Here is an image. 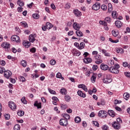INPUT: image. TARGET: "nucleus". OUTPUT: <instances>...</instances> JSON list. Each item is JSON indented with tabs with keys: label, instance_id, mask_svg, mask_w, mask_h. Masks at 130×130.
Masks as SVG:
<instances>
[{
	"label": "nucleus",
	"instance_id": "1",
	"mask_svg": "<svg viewBox=\"0 0 130 130\" xmlns=\"http://www.w3.org/2000/svg\"><path fill=\"white\" fill-rule=\"evenodd\" d=\"M92 59L95 60V63L97 64H100V63H102V57L101 55L98 54V51H93L92 53Z\"/></svg>",
	"mask_w": 130,
	"mask_h": 130
},
{
	"label": "nucleus",
	"instance_id": "2",
	"mask_svg": "<svg viewBox=\"0 0 130 130\" xmlns=\"http://www.w3.org/2000/svg\"><path fill=\"white\" fill-rule=\"evenodd\" d=\"M120 67L119 64L115 63L114 66L111 67L109 68V72L112 73V74H119V69Z\"/></svg>",
	"mask_w": 130,
	"mask_h": 130
},
{
	"label": "nucleus",
	"instance_id": "3",
	"mask_svg": "<svg viewBox=\"0 0 130 130\" xmlns=\"http://www.w3.org/2000/svg\"><path fill=\"white\" fill-rule=\"evenodd\" d=\"M98 116L102 118H106L107 117V112L104 110H101L98 113Z\"/></svg>",
	"mask_w": 130,
	"mask_h": 130
},
{
	"label": "nucleus",
	"instance_id": "4",
	"mask_svg": "<svg viewBox=\"0 0 130 130\" xmlns=\"http://www.w3.org/2000/svg\"><path fill=\"white\" fill-rule=\"evenodd\" d=\"M71 52L73 56H80L81 55V52L76 48L72 49Z\"/></svg>",
	"mask_w": 130,
	"mask_h": 130
},
{
	"label": "nucleus",
	"instance_id": "5",
	"mask_svg": "<svg viewBox=\"0 0 130 130\" xmlns=\"http://www.w3.org/2000/svg\"><path fill=\"white\" fill-rule=\"evenodd\" d=\"M9 106L12 110H16L17 109V105L13 102H9Z\"/></svg>",
	"mask_w": 130,
	"mask_h": 130
},
{
	"label": "nucleus",
	"instance_id": "6",
	"mask_svg": "<svg viewBox=\"0 0 130 130\" xmlns=\"http://www.w3.org/2000/svg\"><path fill=\"white\" fill-rule=\"evenodd\" d=\"M112 126L114 129H119L120 128V124L119 122H116V121L113 122Z\"/></svg>",
	"mask_w": 130,
	"mask_h": 130
},
{
	"label": "nucleus",
	"instance_id": "7",
	"mask_svg": "<svg viewBox=\"0 0 130 130\" xmlns=\"http://www.w3.org/2000/svg\"><path fill=\"white\" fill-rule=\"evenodd\" d=\"M60 125L62 126H67L68 124V120L66 119H61L59 121Z\"/></svg>",
	"mask_w": 130,
	"mask_h": 130
},
{
	"label": "nucleus",
	"instance_id": "8",
	"mask_svg": "<svg viewBox=\"0 0 130 130\" xmlns=\"http://www.w3.org/2000/svg\"><path fill=\"white\" fill-rule=\"evenodd\" d=\"M12 76V72L9 70L5 71L4 72V77L6 78V79H10L11 76Z\"/></svg>",
	"mask_w": 130,
	"mask_h": 130
},
{
	"label": "nucleus",
	"instance_id": "9",
	"mask_svg": "<svg viewBox=\"0 0 130 130\" xmlns=\"http://www.w3.org/2000/svg\"><path fill=\"white\" fill-rule=\"evenodd\" d=\"M36 34H31L30 35H29V40L30 41V42H31L32 43H33V42H34V41H35V40H36V39H35V38H36Z\"/></svg>",
	"mask_w": 130,
	"mask_h": 130
},
{
	"label": "nucleus",
	"instance_id": "10",
	"mask_svg": "<svg viewBox=\"0 0 130 130\" xmlns=\"http://www.w3.org/2000/svg\"><path fill=\"white\" fill-rule=\"evenodd\" d=\"M100 9V3H96L92 6V10L98 11Z\"/></svg>",
	"mask_w": 130,
	"mask_h": 130
},
{
	"label": "nucleus",
	"instance_id": "11",
	"mask_svg": "<svg viewBox=\"0 0 130 130\" xmlns=\"http://www.w3.org/2000/svg\"><path fill=\"white\" fill-rule=\"evenodd\" d=\"M11 40L12 41H16V42H20V37L17 35L12 36L11 37Z\"/></svg>",
	"mask_w": 130,
	"mask_h": 130
},
{
	"label": "nucleus",
	"instance_id": "12",
	"mask_svg": "<svg viewBox=\"0 0 130 130\" xmlns=\"http://www.w3.org/2000/svg\"><path fill=\"white\" fill-rule=\"evenodd\" d=\"M101 69L102 71H107V70H109V67L107 64L103 63L101 64Z\"/></svg>",
	"mask_w": 130,
	"mask_h": 130
},
{
	"label": "nucleus",
	"instance_id": "13",
	"mask_svg": "<svg viewBox=\"0 0 130 130\" xmlns=\"http://www.w3.org/2000/svg\"><path fill=\"white\" fill-rule=\"evenodd\" d=\"M73 28L75 29V30H80V28L81 27H80V24L77 22H74L73 25Z\"/></svg>",
	"mask_w": 130,
	"mask_h": 130
},
{
	"label": "nucleus",
	"instance_id": "14",
	"mask_svg": "<svg viewBox=\"0 0 130 130\" xmlns=\"http://www.w3.org/2000/svg\"><path fill=\"white\" fill-rule=\"evenodd\" d=\"M77 94L78 96L82 97V98H86V94L84 93L81 90H78L77 91Z\"/></svg>",
	"mask_w": 130,
	"mask_h": 130
},
{
	"label": "nucleus",
	"instance_id": "15",
	"mask_svg": "<svg viewBox=\"0 0 130 130\" xmlns=\"http://www.w3.org/2000/svg\"><path fill=\"white\" fill-rule=\"evenodd\" d=\"M2 47L3 48H10L11 47V45L7 42H4L2 44Z\"/></svg>",
	"mask_w": 130,
	"mask_h": 130
},
{
	"label": "nucleus",
	"instance_id": "16",
	"mask_svg": "<svg viewBox=\"0 0 130 130\" xmlns=\"http://www.w3.org/2000/svg\"><path fill=\"white\" fill-rule=\"evenodd\" d=\"M122 24L123 23L121 21L118 20L116 21L115 22L116 27H117V28H121V26H122Z\"/></svg>",
	"mask_w": 130,
	"mask_h": 130
},
{
	"label": "nucleus",
	"instance_id": "17",
	"mask_svg": "<svg viewBox=\"0 0 130 130\" xmlns=\"http://www.w3.org/2000/svg\"><path fill=\"white\" fill-rule=\"evenodd\" d=\"M23 45L25 46V48H29L31 45V43L28 41H25L23 43Z\"/></svg>",
	"mask_w": 130,
	"mask_h": 130
},
{
	"label": "nucleus",
	"instance_id": "18",
	"mask_svg": "<svg viewBox=\"0 0 130 130\" xmlns=\"http://www.w3.org/2000/svg\"><path fill=\"white\" fill-rule=\"evenodd\" d=\"M96 78H97V74L93 73L90 79L92 83L96 82Z\"/></svg>",
	"mask_w": 130,
	"mask_h": 130
},
{
	"label": "nucleus",
	"instance_id": "19",
	"mask_svg": "<svg viewBox=\"0 0 130 130\" xmlns=\"http://www.w3.org/2000/svg\"><path fill=\"white\" fill-rule=\"evenodd\" d=\"M108 113L110 116H111L112 117H114L115 116V113L113 110H109L108 111Z\"/></svg>",
	"mask_w": 130,
	"mask_h": 130
},
{
	"label": "nucleus",
	"instance_id": "20",
	"mask_svg": "<svg viewBox=\"0 0 130 130\" xmlns=\"http://www.w3.org/2000/svg\"><path fill=\"white\" fill-rule=\"evenodd\" d=\"M60 93L62 95H67V94H68V91H67V89L66 88H61L60 90Z\"/></svg>",
	"mask_w": 130,
	"mask_h": 130
},
{
	"label": "nucleus",
	"instance_id": "21",
	"mask_svg": "<svg viewBox=\"0 0 130 130\" xmlns=\"http://www.w3.org/2000/svg\"><path fill=\"white\" fill-rule=\"evenodd\" d=\"M83 61L85 63H90V62H92V58H87L83 59Z\"/></svg>",
	"mask_w": 130,
	"mask_h": 130
},
{
	"label": "nucleus",
	"instance_id": "22",
	"mask_svg": "<svg viewBox=\"0 0 130 130\" xmlns=\"http://www.w3.org/2000/svg\"><path fill=\"white\" fill-rule=\"evenodd\" d=\"M34 106L37 107L38 109L41 108V103H38V101H36L34 104Z\"/></svg>",
	"mask_w": 130,
	"mask_h": 130
},
{
	"label": "nucleus",
	"instance_id": "23",
	"mask_svg": "<svg viewBox=\"0 0 130 130\" xmlns=\"http://www.w3.org/2000/svg\"><path fill=\"white\" fill-rule=\"evenodd\" d=\"M74 13L75 14V16H77L78 17L81 16V14H82V13L79 11L78 9L74 10Z\"/></svg>",
	"mask_w": 130,
	"mask_h": 130
},
{
	"label": "nucleus",
	"instance_id": "24",
	"mask_svg": "<svg viewBox=\"0 0 130 130\" xmlns=\"http://www.w3.org/2000/svg\"><path fill=\"white\" fill-rule=\"evenodd\" d=\"M102 53L104 54L105 56H110V54L107 52V51L105 49L102 50Z\"/></svg>",
	"mask_w": 130,
	"mask_h": 130
},
{
	"label": "nucleus",
	"instance_id": "25",
	"mask_svg": "<svg viewBox=\"0 0 130 130\" xmlns=\"http://www.w3.org/2000/svg\"><path fill=\"white\" fill-rule=\"evenodd\" d=\"M20 25L24 28H28V24L26 21H22L20 22Z\"/></svg>",
	"mask_w": 130,
	"mask_h": 130
},
{
	"label": "nucleus",
	"instance_id": "26",
	"mask_svg": "<svg viewBox=\"0 0 130 130\" xmlns=\"http://www.w3.org/2000/svg\"><path fill=\"white\" fill-rule=\"evenodd\" d=\"M84 48H85V43L84 42L80 43L78 49H79V50H82V49H84Z\"/></svg>",
	"mask_w": 130,
	"mask_h": 130
},
{
	"label": "nucleus",
	"instance_id": "27",
	"mask_svg": "<svg viewBox=\"0 0 130 130\" xmlns=\"http://www.w3.org/2000/svg\"><path fill=\"white\" fill-rule=\"evenodd\" d=\"M103 82L105 84H109L110 83H111L112 82V80H109L107 78H105L103 80Z\"/></svg>",
	"mask_w": 130,
	"mask_h": 130
},
{
	"label": "nucleus",
	"instance_id": "28",
	"mask_svg": "<svg viewBox=\"0 0 130 130\" xmlns=\"http://www.w3.org/2000/svg\"><path fill=\"white\" fill-rule=\"evenodd\" d=\"M104 76H106V77H105V79H108V80H112V75H111V74H105Z\"/></svg>",
	"mask_w": 130,
	"mask_h": 130
},
{
	"label": "nucleus",
	"instance_id": "29",
	"mask_svg": "<svg viewBox=\"0 0 130 130\" xmlns=\"http://www.w3.org/2000/svg\"><path fill=\"white\" fill-rule=\"evenodd\" d=\"M17 4L20 7H24V2H23V1H22V0H18L17 2Z\"/></svg>",
	"mask_w": 130,
	"mask_h": 130
},
{
	"label": "nucleus",
	"instance_id": "30",
	"mask_svg": "<svg viewBox=\"0 0 130 130\" xmlns=\"http://www.w3.org/2000/svg\"><path fill=\"white\" fill-rule=\"evenodd\" d=\"M76 34L77 36H78L79 37H83V32H82V31H80L79 30H77L76 31Z\"/></svg>",
	"mask_w": 130,
	"mask_h": 130
},
{
	"label": "nucleus",
	"instance_id": "31",
	"mask_svg": "<svg viewBox=\"0 0 130 130\" xmlns=\"http://www.w3.org/2000/svg\"><path fill=\"white\" fill-rule=\"evenodd\" d=\"M46 28L49 30L52 28V24L49 22H47L46 23Z\"/></svg>",
	"mask_w": 130,
	"mask_h": 130
},
{
	"label": "nucleus",
	"instance_id": "32",
	"mask_svg": "<svg viewBox=\"0 0 130 130\" xmlns=\"http://www.w3.org/2000/svg\"><path fill=\"white\" fill-rule=\"evenodd\" d=\"M64 100H66L67 102H70L71 101V96L69 94H67L64 96Z\"/></svg>",
	"mask_w": 130,
	"mask_h": 130
},
{
	"label": "nucleus",
	"instance_id": "33",
	"mask_svg": "<svg viewBox=\"0 0 130 130\" xmlns=\"http://www.w3.org/2000/svg\"><path fill=\"white\" fill-rule=\"evenodd\" d=\"M56 78H57V79H61L62 81L64 80V78L62 77V76H61V73H58L56 74Z\"/></svg>",
	"mask_w": 130,
	"mask_h": 130
},
{
	"label": "nucleus",
	"instance_id": "34",
	"mask_svg": "<svg viewBox=\"0 0 130 130\" xmlns=\"http://www.w3.org/2000/svg\"><path fill=\"white\" fill-rule=\"evenodd\" d=\"M112 34L114 37H117V36H118V35L119 34V32L115 30H112Z\"/></svg>",
	"mask_w": 130,
	"mask_h": 130
},
{
	"label": "nucleus",
	"instance_id": "35",
	"mask_svg": "<svg viewBox=\"0 0 130 130\" xmlns=\"http://www.w3.org/2000/svg\"><path fill=\"white\" fill-rule=\"evenodd\" d=\"M123 97L125 100H128V99L129 98V94L127 92L123 94Z\"/></svg>",
	"mask_w": 130,
	"mask_h": 130
},
{
	"label": "nucleus",
	"instance_id": "36",
	"mask_svg": "<svg viewBox=\"0 0 130 130\" xmlns=\"http://www.w3.org/2000/svg\"><path fill=\"white\" fill-rule=\"evenodd\" d=\"M112 5L111 3H109L108 4V12L109 13H111L112 12Z\"/></svg>",
	"mask_w": 130,
	"mask_h": 130
},
{
	"label": "nucleus",
	"instance_id": "37",
	"mask_svg": "<svg viewBox=\"0 0 130 130\" xmlns=\"http://www.w3.org/2000/svg\"><path fill=\"white\" fill-rule=\"evenodd\" d=\"M21 64L23 68H26L27 67V61L26 60H23L21 61Z\"/></svg>",
	"mask_w": 130,
	"mask_h": 130
},
{
	"label": "nucleus",
	"instance_id": "38",
	"mask_svg": "<svg viewBox=\"0 0 130 130\" xmlns=\"http://www.w3.org/2000/svg\"><path fill=\"white\" fill-rule=\"evenodd\" d=\"M99 23L100 25H102L103 26H106L107 25V22H106L105 20H100L99 21Z\"/></svg>",
	"mask_w": 130,
	"mask_h": 130
},
{
	"label": "nucleus",
	"instance_id": "39",
	"mask_svg": "<svg viewBox=\"0 0 130 130\" xmlns=\"http://www.w3.org/2000/svg\"><path fill=\"white\" fill-rule=\"evenodd\" d=\"M63 117H64L65 119L68 120V119H70L71 118V116H70L69 114H64Z\"/></svg>",
	"mask_w": 130,
	"mask_h": 130
},
{
	"label": "nucleus",
	"instance_id": "40",
	"mask_svg": "<svg viewBox=\"0 0 130 130\" xmlns=\"http://www.w3.org/2000/svg\"><path fill=\"white\" fill-rule=\"evenodd\" d=\"M116 51L117 53H123V49L121 48H119L116 49Z\"/></svg>",
	"mask_w": 130,
	"mask_h": 130
},
{
	"label": "nucleus",
	"instance_id": "41",
	"mask_svg": "<svg viewBox=\"0 0 130 130\" xmlns=\"http://www.w3.org/2000/svg\"><path fill=\"white\" fill-rule=\"evenodd\" d=\"M60 107L63 110H64V109L68 108V106H67V104H63L60 105Z\"/></svg>",
	"mask_w": 130,
	"mask_h": 130
},
{
	"label": "nucleus",
	"instance_id": "42",
	"mask_svg": "<svg viewBox=\"0 0 130 130\" xmlns=\"http://www.w3.org/2000/svg\"><path fill=\"white\" fill-rule=\"evenodd\" d=\"M48 91L49 93H50V94H53V95H55L56 94V92H55V91L51 89V88H48Z\"/></svg>",
	"mask_w": 130,
	"mask_h": 130
},
{
	"label": "nucleus",
	"instance_id": "43",
	"mask_svg": "<svg viewBox=\"0 0 130 130\" xmlns=\"http://www.w3.org/2000/svg\"><path fill=\"white\" fill-rule=\"evenodd\" d=\"M105 21L109 23H111V18H110V17H107L105 18Z\"/></svg>",
	"mask_w": 130,
	"mask_h": 130
},
{
	"label": "nucleus",
	"instance_id": "44",
	"mask_svg": "<svg viewBox=\"0 0 130 130\" xmlns=\"http://www.w3.org/2000/svg\"><path fill=\"white\" fill-rule=\"evenodd\" d=\"M75 121L76 123H79V122H81V118L80 117H76L75 118Z\"/></svg>",
	"mask_w": 130,
	"mask_h": 130
},
{
	"label": "nucleus",
	"instance_id": "45",
	"mask_svg": "<svg viewBox=\"0 0 130 130\" xmlns=\"http://www.w3.org/2000/svg\"><path fill=\"white\" fill-rule=\"evenodd\" d=\"M17 115H18V116H23L24 115V111H18L17 112Z\"/></svg>",
	"mask_w": 130,
	"mask_h": 130
},
{
	"label": "nucleus",
	"instance_id": "46",
	"mask_svg": "<svg viewBox=\"0 0 130 130\" xmlns=\"http://www.w3.org/2000/svg\"><path fill=\"white\" fill-rule=\"evenodd\" d=\"M19 79L20 82H22V83L26 82V79H25V77H24L23 76H20Z\"/></svg>",
	"mask_w": 130,
	"mask_h": 130
},
{
	"label": "nucleus",
	"instance_id": "47",
	"mask_svg": "<svg viewBox=\"0 0 130 130\" xmlns=\"http://www.w3.org/2000/svg\"><path fill=\"white\" fill-rule=\"evenodd\" d=\"M20 128H21V127H20V125H19L18 124H16L14 127V130H20Z\"/></svg>",
	"mask_w": 130,
	"mask_h": 130
},
{
	"label": "nucleus",
	"instance_id": "48",
	"mask_svg": "<svg viewBox=\"0 0 130 130\" xmlns=\"http://www.w3.org/2000/svg\"><path fill=\"white\" fill-rule=\"evenodd\" d=\"M109 40L112 42V43H117L119 41L118 40H113L111 38H109Z\"/></svg>",
	"mask_w": 130,
	"mask_h": 130
},
{
	"label": "nucleus",
	"instance_id": "49",
	"mask_svg": "<svg viewBox=\"0 0 130 130\" xmlns=\"http://www.w3.org/2000/svg\"><path fill=\"white\" fill-rule=\"evenodd\" d=\"M112 17H113L114 19H116V11H114L112 12Z\"/></svg>",
	"mask_w": 130,
	"mask_h": 130
},
{
	"label": "nucleus",
	"instance_id": "50",
	"mask_svg": "<svg viewBox=\"0 0 130 130\" xmlns=\"http://www.w3.org/2000/svg\"><path fill=\"white\" fill-rule=\"evenodd\" d=\"M32 17L34 19H39V14L35 13L32 14Z\"/></svg>",
	"mask_w": 130,
	"mask_h": 130
},
{
	"label": "nucleus",
	"instance_id": "51",
	"mask_svg": "<svg viewBox=\"0 0 130 130\" xmlns=\"http://www.w3.org/2000/svg\"><path fill=\"white\" fill-rule=\"evenodd\" d=\"M71 8V4L68 3L66 4L64 6V8L66 9V10H69Z\"/></svg>",
	"mask_w": 130,
	"mask_h": 130
},
{
	"label": "nucleus",
	"instance_id": "52",
	"mask_svg": "<svg viewBox=\"0 0 130 130\" xmlns=\"http://www.w3.org/2000/svg\"><path fill=\"white\" fill-rule=\"evenodd\" d=\"M21 101L23 103V104H27V101H26V98L25 96H23L21 100Z\"/></svg>",
	"mask_w": 130,
	"mask_h": 130
},
{
	"label": "nucleus",
	"instance_id": "53",
	"mask_svg": "<svg viewBox=\"0 0 130 130\" xmlns=\"http://www.w3.org/2000/svg\"><path fill=\"white\" fill-rule=\"evenodd\" d=\"M50 63L51 66H54L55 63H56V61H55L54 59H52L50 60Z\"/></svg>",
	"mask_w": 130,
	"mask_h": 130
},
{
	"label": "nucleus",
	"instance_id": "54",
	"mask_svg": "<svg viewBox=\"0 0 130 130\" xmlns=\"http://www.w3.org/2000/svg\"><path fill=\"white\" fill-rule=\"evenodd\" d=\"M101 9L103 11H106L107 10V6L105 5H103L101 6Z\"/></svg>",
	"mask_w": 130,
	"mask_h": 130
},
{
	"label": "nucleus",
	"instance_id": "55",
	"mask_svg": "<svg viewBox=\"0 0 130 130\" xmlns=\"http://www.w3.org/2000/svg\"><path fill=\"white\" fill-rule=\"evenodd\" d=\"M5 68L0 67V74H4L5 73Z\"/></svg>",
	"mask_w": 130,
	"mask_h": 130
},
{
	"label": "nucleus",
	"instance_id": "56",
	"mask_svg": "<svg viewBox=\"0 0 130 130\" xmlns=\"http://www.w3.org/2000/svg\"><path fill=\"white\" fill-rule=\"evenodd\" d=\"M30 52L32 53H35L36 52V48L33 47L30 49Z\"/></svg>",
	"mask_w": 130,
	"mask_h": 130
},
{
	"label": "nucleus",
	"instance_id": "57",
	"mask_svg": "<svg viewBox=\"0 0 130 130\" xmlns=\"http://www.w3.org/2000/svg\"><path fill=\"white\" fill-rule=\"evenodd\" d=\"M4 116H5V119H6V120H8V119H10V114H6L4 115Z\"/></svg>",
	"mask_w": 130,
	"mask_h": 130
},
{
	"label": "nucleus",
	"instance_id": "58",
	"mask_svg": "<svg viewBox=\"0 0 130 130\" xmlns=\"http://www.w3.org/2000/svg\"><path fill=\"white\" fill-rule=\"evenodd\" d=\"M0 64L3 67L6 66V61L4 60H0Z\"/></svg>",
	"mask_w": 130,
	"mask_h": 130
},
{
	"label": "nucleus",
	"instance_id": "59",
	"mask_svg": "<svg viewBox=\"0 0 130 130\" xmlns=\"http://www.w3.org/2000/svg\"><path fill=\"white\" fill-rule=\"evenodd\" d=\"M102 128L103 130H107L109 127L108 126H107V125H104L102 127Z\"/></svg>",
	"mask_w": 130,
	"mask_h": 130
},
{
	"label": "nucleus",
	"instance_id": "60",
	"mask_svg": "<svg viewBox=\"0 0 130 130\" xmlns=\"http://www.w3.org/2000/svg\"><path fill=\"white\" fill-rule=\"evenodd\" d=\"M93 71H97L98 70V66L97 65H93L92 66Z\"/></svg>",
	"mask_w": 130,
	"mask_h": 130
},
{
	"label": "nucleus",
	"instance_id": "61",
	"mask_svg": "<svg viewBox=\"0 0 130 130\" xmlns=\"http://www.w3.org/2000/svg\"><path fill=\"white\" fill-rule=\"evenodd\" d=\"M17 12H18V13H22V12H23V8L18 7L17 9Z\"/></svg>",
	"mask_w": 130,
	"mask_h": 130
},
{
	"label": "nucleus",
	"instance_id": "62",
	"mask_svg": "<svg viewBox=\"0 0 130 130\" xmlns=\"http://www.w3.org/2000/svg\"><path fill=\"white\" fill-rule=\"evenodd\" d=\"M93 123L95 126H97L98 127H99V123L97 121H93Z\"/></svg>",
	"mask_w": 130,
	"mask_h": 130
},
{
	"label": "nucleus",
	"instance_id": "63",
	"mask_svg": "<svg viewBox=\"0 0 130 130\" xmlns=\"http://www.w3.org/2000/svg\"><path fill=\"white\" fill-rule=\"evenodd\" d=\"M122 66L124 67V68H126L127 66H128V63H127V62H123L122 63Z\"/></svg>",
	"mask_w": 130,
	"mask_h": 130
},
{
	"label": "nucleus",
	"instance_id": "64",
	"mask_svg": "<svg viewBox=\"0 0 130 130\" xmlns=\"http://www.w3.org/2000/svg\"><path fill=\"white\" fill-rule=\"evenodd\" d=\"M124 75L127 78H130V73L129 72H125Z\"/></svg>",
	"mask_w": 130,
	"mask_h": 130
}]
</instances>
